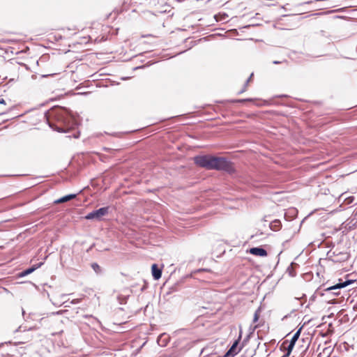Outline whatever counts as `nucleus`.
Returning <instances> with one entry per match:
<instances>
[{
	"label": "nucleus",
	"instance_id": "f257e3e1",
	"mask_svg": "<svg viewBox=\"0 0 357 357\" xmlns=\"http://www.w3.org/2000/svg\"><path fill=\"white\" fill-rule=\"evenodd\" d=\"M58 119L61 121L66 128L54 126L50 123V126L59 132H67L69 129L73 128L76 123L66 110L61 109L57 113Z\"/></svg>",
	"mask_w": 357,
	"mask_h": 357
},
{
	"label": "nucleus",
	"instance_id": "f03ea898",
	"mask_svg": "<svg viewBox=\"0 0 357 357\" xmlns=\"http://www.w3.org/2000/svg\"><path fill=\"white\" fill-rule=\"evenodd\" d=\"M212 169L231 172L233 171V167L231 162L228 161L225 158L214 156Z\"/></svg>",
	"mask_w": 357,
	"mask_h": 357
},
{
	"label": "nucleus",
	"instance_id": "7ed1b4c3",
	"mask_svg": "<svg viewBox=\"0 0 357 357\" xmlns=\"http://www.w3.org/2000/svg\"><path fill=\"white\" fill-rule=\"evenodd\" d=\"M213 157L208 155H197L194 158V162L199 167L211 170Z\"/></svg>",
	"mask_w": 357,
	"mask_h": 357
},
{
	"label": "nucleus",
	"instance_id": "20e7f679",
	"mask_svg": "<svg viewBox=\"0 0 357 357\" xmlns=\"http://www.w3.org/2000/svg\"><path fill=\"white\" fill-rule=\"evenodd\" d=\"M109 212V207H102L98 210H95L88 213L85 218L86 220H100L101 218L106 215Z\"/></svg>",
	"mask_w": 357,
	"mask_h": 357
},
{
	"label": "nucleus",
	"instance_id": "39448f33",
	"mask_svg": "<svg viewBox=\"0 0 357 357\" xmlns=\"http://www.w3.org/2000/svg\"><path fill=\"white\" fill-rule=\"evenodd\" d=\"M238 340H235L223 357H234L235 355H236L241 351V348L238 349Z\"/></svg>",
	"mask_w": 357,
	"mask_h": 357
},
{
	"label": "nucleus",
	"instance_id": "423d86ee",
	"mask_svg": "<svg viewBox=\"0 0 357 357\" xmlns=\"http://www.w3.org/2000/svg\"><path fill=\"white\" fill-rule=\"evenodd\" d=\"M353 282L352 280H347L344 282H339L333 286H331V287H327L326 289H325V291H331L332 290H337V289H342V288H344V287H347L348 285H349L350 284H351Z\"/></svg>",
	"mask_w": 357,
	"mask_h": 357
},
{
	"label": "nucleus",
	"instance_id": "0eeeda50",
	"mask_svg": "<svg viewBox=\"0 0 357 357\" xmlns=\"http://www.w3.org/2000/svg\"><path fill=\"white\" fill-rule=\"evenodd\" d=\"M294 345V344H291V342H288L287 341H284L281 345V349H284L286 351V352L281 357H289L292 351Z\"/></svg>",
	"mask_w": 357,
	"mask_h": 357
},
{
	"label": "nucleus",
	"instance_id": "6e6552de",
	"mask_svg": "<svg viewBox=\"0 0 357 357\" xmlns=\"http://www.w3.org/2000/svg\"><path fill=\"white\" fill-rule=\"evenodd\" d=\"M294 345V344H291V342H288L287 341H284L281 345V349H284L286 351V352L281 357H289L292 351Z\"/></svg>",
	"mask_w": 357,
	"mask_h": 357
},
{
	"label": "nucleus",
	"instance_id": "1a4fd4ad",
	"mask_svg": "<svg viewBox=\"0 0 357 357\" xmlns=\"http://www.w3.org/2000/svg\"><path fill=\"white\" fill-rule=\"evenodd\" d=\"M250 253L259 257L267 256V251L261 247H255L250 249Z\"/></svg>",
	"mask_w": 357,
	"mask_h": 357
},
{
	"label": "nucleus",
	"instance_id": "9d476101",
	"mask_svg": "<svg viewBox=\"0 0 357 357\" xmlns=\"http://www.w3.org/2000/svg\"><path fill=\"white\" fill-rule=\"evenodd\" d=\"M152 275L155 280H159L162 276V269L157 264H153L151 266Z\"/></svg>",
	"mask_w": 357,
	"mask_h": 357
},
{
	"label": "nucleus",
	"instance_id": "9b49d317",
	"mask_svg": "<svg viewBox=\"0 0 357 357\" xmlns=\"http://www.w3.org/2000/svg\"><path fill=\"white\" fill-rule=\"evenodd\" d=\"M76 196H77L76 194H70V195L63 196V197L55 200L54 204H61V203H64V202H68V201L75 198Z\"/></svg>",
	"mask_w": 357,
	"mask_h": 357
},
{
	"label": "nucleus",
	"instance_id": "f8f14e48",
	"mask_svg": "<svg viewBox=\"0 0 357 357\" xmlns=\"http://www.w3.org/2000/svg\"><path fill=\"white\" fill-rule=\"evenodd\" d=\"M42 264H43V263H40V264L33 266L31 268H29L23 271L22 272H21L20 273V276L24 277V276H26V275L33 273L35 270H36L38 268H39Z\"/></svg>",
	"mask_w": 357,
	"mask_h": 357
},
{
	"label": "nucleus",
	"instance_id": "ddd939ff",
	"mask_svg": "<svg viewBox=\"0 0 357 357\" xmlns=\"http://www.w3.org/2000/svg\"><path fill=\"white\" fill-rule=\"evenodd\" d=\"M270 227L273 231L279 230L280 228L281 227L280 221L278 220H275L273 221L270 225Z\"/></svg>",
	"mask_w": 357,
	"mask_h": 357
},
{
	"label": "nucleus",
	"instance_id": "4468645a",
	"mask_svg": "<svg viewBox=\"0 0 357 357\" xmlns=\"http://www.w3.org/2000/svg\"><path fill=\"white\" fill-rule=\"evenodd\" d=\"M301 328H300L295 333L294 335H293V337H291V340L289 342H291V344H294L296 343V342L298 340L300 335H301Z\"/></svg>",
	"mask_w": 357,
	"mask_h": 357
},
{
	"label": "nucleus",
	"instance_id": "2eb2a0df",
	"mask_svg": "<svg viewBox=\"0 0 357 357\" xmlns=\"http://www.w3.org/2000/svg\"><path fill=\"white\" fill-rule=\"evenodd\" d=\"M91 268L97 274H100L102 273V268L97 263H93L91 264Z\"/></svg>",
	"mask_w": 357,
	"mask_h": 357
},
{
	"label": "nucleus",
	"instance_id": "dca6fc26",
	"mask_svg": "<svg viewBox=\"0 0 357 357\" xmlns=\"http://www.w3.org/2000/svg\"><path fill=\"white\" fill-rule=\"evenodd\" d=\"M331 352V349L330 348H324L322 351V354L324 357H329Z\"/></svg>",
	"mask_w": 357,
	"mask_h": 357
},
{
	"label": "nucleus",
	"instance_id": "f3484780",
	"mask_svg": "<svg viewBox=\"0 0 357 357\" xmlns=\"http://www.w3.org/2000/svg\"><path fill=\"white\" fill-rule=\"evenodd\" d=\"M252 76H253V73H252V74L250 75V77L246 80V82H245V87H244V89H242V90L240 91V93H243V92H244V91H245V87H246V86L248 85V82L251 80V79H252Z\"/></svg>",
	"mask_w": 357,
	"mask_h": 357
},
{
	"label": "nucleus",
	"instance_id": "a211bd4d",
	"mask_svg": "<svg viewBox=\"0 0 357 357\" xmlns=\"http://www.w3.org/2000/svg\"><path fill=\"white\" fill-rule=\"evenodd\" d=\"M66 303H67L66 301H63V302H62V304L64 305L65 307H70V305L66 304ZM52 303L54 305H61V303H59V302H56V301H52Z\"/></svg>",
	"mask_w": 357,
	"mask_h": 357
},
{
	"label": "nucleus",
	"instance_id": "6ab92c4d",
	"mask_svg": "<svg viewBox=\"0 0 357 357\" xmlns=\"http://www.w3.org/2000/svg\"><path fill=\"white\" fill-rule=\"evenodd\" d=\"M258 319H259V315H258L257 312H256L254 315L253 322H255V323L257 322L258 321Z\"/></svg>",
	"mask_w": 357,
	"mask_h": 357
},
{
	"label": "nucleus",
	"instance_id": "aec40b11",
	"mask_svg": "<svg viewBox=\"0 0 357 357\" xmlns=\"http://www.w3.org/2000/svg\"><path fill=\"white\" fill-rule=\"evenodd\" d=\"M79 303V300L78 299H74L72 301L70 302V304H77Z\"/></svg>",
	"mask_w": 357,
	"mask_h": 357
},
{
	"label": "nucleus",
	"instance_id": "412c9836",
	"mask_svg": "<svg viewBox=\"0 0 357 357\" xmlns=\"http://www.w3.org/2000/svg\"><path fill=\"white\" fill-rule=\"evenodd\" d=\"M0 104L6 105V102L3 98L0 97Z\"/></svg>",
	"mask_w": 357,
	"mask_h": 357
},
{
	"label": "nucleus",
	"instance_id": "4be33fe9",
	"mask_svg": "<svg viewBox=\"0 0 357 357\" xmlns=\"http://www.w3.org/2000/svg\"><path fill=\"white\" fill-rule=\"evenodd\" d=\"M281 63L280 61H273L274 64H278V63Z\"/></svg>",
	"mask_w": 357,
	"mask_h": 357
},
{
	"label": "nucleus",
	"instance_id": "5701e85b",
	"mask_svg": "<svg viewBox=\"0 0 357 357\" xmlns=\"http://www.w3.org/2000/svg\"><path fill=\"white\" fill-rule=\"evenodd\" d=\"M333 294L335 295V296H338L340 294L339 292H333Z\"/></svg>",
	"mask_w": 357,
	"mask_h": 357
},
{
	"label": "nucleus",
	"instance_id": "b1692460",
	"mask_svg": "<svg viewBox=\"0 0 357 357\" xmlns=\"http://www.w3.org/2000/svg\"><path fill=\"white\" fill-rule=\"evenodd\" d=\"M66 294H62V295H61V299H63V298H64V297H66Z\"/></svg>",
	"mask_w": 357,
	"mask_h": 357
},
{
	"label": "nucleus",
	"instance_id": "393cba45",
	"mask_svg": "<svg viewBox=\"0 0 357 357\" xmlns=\"http://www.w3.org/2000/svg\"><path fill=\"white\" fill-rule=\"evenodd\" d=\"M318 357H324L322 354V353H320L319 355H318Z\"/></svg>",
	"mask_w": 357,
	"mask_h": 357
},
{
	"label": "nucleus",
	"instance_id": "a878e982",
	"mask_svg": "<svg viewBox=\"0 0 357 357\" xmlns=\"http://www.w3.org/2000/svg\"><path fill=\"white\" fill-rule=\"evenodd\" d=\"M21 328V326H19V328L15 331V332H18Z\"/></svg>",
	"mask_w": 357,
	"mask_h": 357
}]
</instances>
